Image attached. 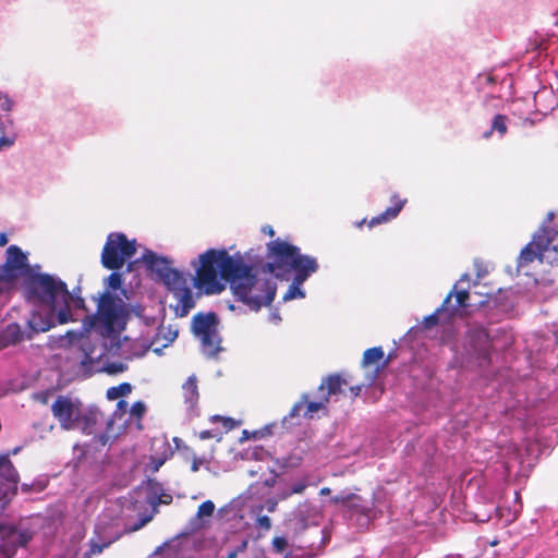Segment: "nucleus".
<instances>
[{"label":"nucleus","instance_id":"49530a36","mask_svg":"<svg viewBox=\"0 0 558 558\" xmlns=\"http://www.w3.org/2000/svg\"><path fill=\"white\" fill-rule=\"evenodd\" d=\"M352 393L356 397L361 391V386L351 387Z\"/></svg>","mask_w":558,"mask_h":558},{"label":"nucleus","instance_id":"8fccbe9b","mask_svg":"<svg viewBox=\"0 0 558 558\" xmlns=\"http://www.w3.org/2000/svg\"><path fill=\"white\" fill-rule=\"evenodd\" d=\"M271 319H274L275 322H278V320H280V317L278 314H272Z\"/></svg>","mask_w":558,"mask_h":558},{"label":"nucleus","instance_id":"aec40b11","mask_svg":"<svg viewBox=\"0 0 558 558\" xmlns=\"http://www.w3.org/2000/svg\"><path fill=\"white\" fill-rule=\"evenodd\" d=\"M345 380H343L339 375L329 376L325 381L320 385V390H327V393L335 395L341 390L342 385H345Z\"/></svg>","mask_w":558,"mask_h":558},{"label":"nucleus","instance_id":"c85d7f7f","mask_svg":"<svg viewBox=\"0 0 558 558\" xmlns=\"http://www.w3.org/2000/svg\"><path fill=\"white\" fill-rule=\"evenodd\" d=\"M492 129L497 131L500 135H504L506 133L507 126H506V117L498 114L495 117L493 121Z\"/></svg>","mask_w":558,"mask_h":558},{"label":"nucleus","instance_id":"393cba45","mask_svg":"<svg viewBox=\"0 0 558 558\" xmlns=\"http://www.w3.org/2000/svg\"><path fill=\"white\" fill-rule=\"evenodd\" d=\"M454 296H456V304L453 305V307L451 310V314H454L460 308H463L468 305L466 300L469 299V293L465 290H457L454 292Z\"/></svg>","mask_w":558,"mask_h":558},{"label":"nucleus","instance_id":"603ef678","mask_svg":"<svg viewBox=\"0 0 558 558\" xmlns=\"http://www.w3.org/2000/svg\"><path fill=\"white\" fill-rule=\"evenodd\" d=\"M339 501H340V498H338V497H335V498H333V502H335V504H338Z\"/></svg>","mask_w":558,"mask_h":558},{"label":"nucleus","instance_id":"0eeeda50","mask_svg":"<svg viewBox=\"0 0 558 558\" xmlns=\"http://www.w3.org/2000/svg\"><path fill=\"white\" fill-rule=\"evenodd\" d=\"M218 326L219 320L214 313L197 314L193 317V332L201 342L203 353L208 357H215L222 351Z\"/></svg>","mask_w":558,"mask_h":558},{"label":"nucleus","instance_id":"ddd939ff","mask_svg":"<svg viewBox=\"0 0 558 558\" xmlns=\"http://www.w3.org/2000/svg\"><path fill=\"white\" fill-rule=\"evenodd\" d=\"M154 445L157 446V452L150 457L147 469L151 472H157L159 468L172 456V449L166 440H159Z\"/></svg>","mask_w":558,"mask_h":558},{"label":"nucleus","instance_id":"6e6552de","mask_svg":"<svg viewBox=\"0 0 558 558\" xmlns=\"http://www.w3.org/2000/svg\"><path fill=\"white\" fill-rule=\"evenodd\" d=\"M160 280L178 301L174 306L175 314L180 317L186 316L195 306L191 290V282L194 281L193 277L190 274H183L171 268Z\"/></svg>","mask_w":558,"mask_h":558},{"label":"nucleus","instance_id":"a18cd8bd","mask_svg":"<svg viewBox=\"0 0 558 558\" xmlns=\"http://www.w3.org/2000/svg\"><path fill=\"white\" fill-rule=\"evenodd\" d=\"M199 464H201V462H199V461H197V460L195 459V460L193 461V463H192V471H193V472L198 471V469H199Z\"/></svg>","mask_w":558,"mask_h":558},{"label":"nucleus","instance_id":"7c9ffc66","mask_svg":"<svg viewBox=\"0 0 558 558\" xmlns=\"http://www.w3.org/2000/svg\"><path fill=\"white\" fill-rule=\"evenodd\" d=\"M122 283V277L118 272H112L107 278V286L111 290H118L121 287Z\"/></svg>","mask_w":558,"mask_h":558},{"label":"nucleus","instance_id":"423d86ee","mask_svg":"<svg viewBox=\"0 0 558 558\" xmlns=\"http://www.w3.org/2000/svg\"><path fill=\"white\" fill-rule=\"evenodd\" d=\"M0 476L4 480L0 488L3 498L13 496L17 492L19 474L8 457H0ZM31 534L12 526L0 525V558H12L19 546L26 545Z\"/></svg>","mask_w":558,"mask_h":558},{"label":"nucleus","instance_id":"dca6fc26","mask_svg":"<svg viewBox=\"0 0 558 558\" xmlns=\"http://www.w3.org/2000/svg\"><path fill=\"white\" fill-rule=\"evenodd\" d=\"M184 402L189 408H194L198 401V389L196 384V377L190 376L182 386Z\"/></svg>","mask_w":558,"mask_h":558},{"label":"nucleus","instance_id":"4468645a","mask_svg":"<svg viewBox=\"0 0 558 558\" xmlns=\"http://www.w3.org/2000/svg\"><path fill=\"white\" fill-rule=\"evenodd\" d=\"M392 206L388 207L383 214L374 217L369 221V227L379 225L381 222H387L398 216V214L401 211L402 207L405 204V199H400L397 196L392 197Z\"/></svg>","mask_w":558,"mask_h":558},{"label":"nucleus","instance_id":"a878e982","mask_svg":"<svg viewBox=\"0 0 558 558\" xmlns=\"http://www.w3.org/2000/svg\"><path fill=\"white\" fill-rule=\"evenodd\" d=\"M145 413H146V405L142 401H137V402L133 403L130 409L131 417L135 418L137 421V423L141 421V418L144 416Z\"/></svg>","mask_w":558,"mask_h":558},{"label":"nucleus","instance_id":"f257e3e1","mask_svg":"<svg viewBox=\"0 0 558 558\" xmlns=\"http://www.w3.org/2000/svg\"><path fill=\"white\" fill-rule=\"evenodd\" d=\"M194 284L206 294L220 293L230 283L233 294L252 311L269 305L276 295V284L257 278L240 255L230 256L225 250H208L198 257Z\"/></svg>","mask_w":558,"mask_h":558},{"label":"nucleus","instance_id":"a19ab883","mask_svg":"<svg viewBox=\"0 0 558 558\" xmlns=\"http://www.w3.org/2000/svg\"><path fill=\"white\" fill-rule=\"evenodd\" d=\"M266 507H267V510L272 512L275 511L276 507H277V500L275 499H269L266 501Z\"/></svg>","mask_w":558,"mask_h":558},{"label":"nucleus","instance_id":"cd10ccee","mask_svg":"<svg viewBox=\"0 0 558 558\" xmlns=\"http://www.w3.org/2000/svg\"><path fill=\"white\" fill-rule=\"evenodd\" d=\"M215 510V505L213 501L207 500L204 501L197 510V517L204 518V517H211Z\"/></svg>","mask_w":558,"mask_h":558},{"label":"nucleus","instance_id":"9d476101","mask_svg":"<svg viewBox=\"0 0 558 558\" xmlns=\"http://www.w3.org/2000/svg\"><path fill=\"white\" fill-rule=\"evenodd\" d=\"M554 235H556V233L553 230L542 228L539 232L534 235L533 240L521 251L518 266L523 267L536 258L542 259L543 253L549 250Z\"/></svg>","mask_w":558,"mask_h":558},{"label":"nucleus","instance_id":"4be33fe9","mask_svg":"<svg viewBox=\"0 0 558 558\" xmlns=\"http://www.w3.org/2000/svg\"><path fill=\"white\" fill-rule=\"evenodd\" d=\"M132 391V386L129 383H122L118 386L110 387L107 392L106 397L108 400H118L119 398L126 397Z\"/></svg>","mask_w":558,"mask_h":558},{"label":"nucleus","instance_id":"79ce46f5","mask_svg":"<svg viewBox=\"0 0 558 558\" xmlns=\"http://www.w3.org/2000/svg\"><path fill=\"white\" fill-rule=\"evenodd\" d=\"M172 497L171 495L169 494H162L159 499H158V502L160 504H169L171 501Z\"/></svg>","mask_w":558,"mask_h":558},{"label":"nucleus","instance_id":"a211bd4d","mask_svg":"<svg viewBox=\"0 0 558 558\" xmlns=\"http://www.w3.org/2000/svg\"><path fill=\"white\" fill-rule=\"evenodd\" d=\"M311 478L312 477L310 475H304L301 478L296 480L292 484L290 489L282 490L278 495L279 499L283 500V499H287V498H289L290 496H292L294 494H302L308 486L316 485L317 482H313V481H311Z\"/></svg>","mask_w":558,"mask_h":558},{"label":"nucleus","instance_id":"58836bf2","mask_svg":"<svg viewBox=\"0 0 558 558\" xmlns=\"http://www.w3.org/2000/svg\"><path fill=\"white\" fill-rule=\"evenodd\" d=\"M117 411H116V415H118L119 412H122V413H125L126 411V408H128V402L124 401V400H120L117 404Z\"/></svg>","mask_w":558,"mask_h":558},{"label":"nucleus","instance_id":"c9c22d12","mask_svg":"<svg viewBox=\"0 0 558 558\" xmlns=\"http://www.w3.org/2000/svg\"><path fill=\"white\" fill-rule=\"evenodd\" d=\"M218 420H220L223 424V427L226 428V430H230L232 429L234 426H235V422L232 420V418H228V417H216Z\"/></svg>","mask_w":558,"mask_h":558},{"label":"nucleus","instance_id":"b1692460","mask_svg":"<svg viewBox=\"0 0 558 558\" xmlns=\"http://www.w3.org/2000/svg\"><path fill=\"white\" fill-rule=\"evenodd\" d=\"M315 512H316L315 507H313L308 502H303L298 506V508L294 511V515H295V518H298L301 521L302 527H305L307 525V522L305 521V517L311 515Z\"/></svg>","mask_w":558,"mask_h":558},{"label":"nucleus","instance_id":"20e7f679","mask_svg":"<svg viewBox=\"0 0 558 558\" xmlns=\"http://www.w3.org/2000/svg\"><path fill=\"white\" fill-rule=\"evenodd\" d=\"M268 258L271 260L267 264L270 272L279 276V270H293L295 277L283 295V301L294 299H303L305 292L301 286L314 272L317 271L318 265L314 257L302 255L300 250L288 242L277 239L267 244Z\"/></svg>","mask_w":558,"mask_h":558},{"label":"nucleus","instance_id":"4c0bfd02","mask_svg":"<svg viewBox=\"0 0 558 558\" xmlns=\"http://www.w3.org/2000/svg\"><path fill=\"white\" fill-rule=\"evenodd\" d=\"M512 461H519V463H522V461L519 460V454L517 452V449L514 448L512 451V457L506 462V468L509 470L511 468Z\"/></svg>","mask_w":558,"mask_h":558},{"label":"nucleus","instance_id":"9b49d317","mask_svg":"<svg viewBox=\"0 0 558 558\" xmlns=\"http://www.w3.org/2000/svg\"><path fill=\"white\" fill-rule=\"evenodd\" d=\"M27 266V256L16 245H11L7 250V260L4 271L10 277L21 275Z\"/></svg>","mask_w":558,"mask_h":558},{"label":"nucleus","instance_id":"7ed1b4c3","mask_svg":"<svg viewBox=\"0 0 558 558\" xmlns=\"http://www.w3.org/2000/svg\"><path fill=\"white\" fill-rule=\"evenodd\" d=\"M31 291L47 307L34 311L28 318L29 328L36 332H45L57 324L76 320L73 311L84 307L82 298L71 294L63 281L47 274L32 279Z\"/></svg>","mask_w":558,"mask_h":558},{"label":"nucleus","instance_id":"4d7b16f0","mask_svg":"<svg viewBox=\"0 0 558 558\" xmlns=\"http://www.w3.org/2000/svg\"><path fill=\"white\" fill-rule=\"evenodd\" d=\"M555 25L558 27V19L556 20Z\"/></svg>","mask_w":558,"mask_h":558},{"label":"nucleus","instance_id":"864d4df0","mask_svg":"<svg viewBox=\"0 0 558 558\" xmlns=\"http://www.w3.org/2000/svg\"><path fill=\"white\" fill-rule=\"evenodd\" d=\"M92 555L89 553H86L83 558H90Z\"/></svg>","mask_w":558,"mask_h":558},{"label":"nucleus","instance_id":"09e8293b","mask_svg":"<svg viewBox=\"0 0 558 558\" xmlns=\"http://www.w3.org/2000/svg\"><path fill=\"white\" fill-rule=\"evenodd\" d=\"M251 476H256L258 474V470L251 469L248 470Z\"/></svg>","mask_w":558,"mask_h":558},{"label":"nucleus","instance_id":"412c9836","mask_svg":"<svg viewBox=\"0 0 558 558\" xmlns=\"http://www.w3.org/2000/svg\"><path fill=\"white\" fill-rule=\"evenodd\" d=\"M1 338L4 345L16 343L22 338L20 326L17 324L8 325Z\"/></svg>","mask_w":558,"mask_h":558},{"label":"nucleus","instance_id":"f03ea898","mask_svg":"<svg viewBox=\"0 0 558 558\" xmlns=\"http://www.w3.org/2000/svg\"><path fill=\"white\" fill-rule=\"evenodd\" d=\"M126 315L128 308L124 301L107 291L99 299L97 313L83 322L82 330L65 333L64 338L69 344L80 349V372L85 375L102 372L116 375L126 369L123 362L109 361L110 350L99 339L100 336L111 337L122 327Z\"/></svg>","mask_w":558,"mask_h":558},{"label":"nucleus","instance_id":"c03bdc74","mask_svg":"<svg viewBox=\"0 0 558 558\" xmlns=\"http://www.w3.org/2000/svg\"><path fill=\"white\" fill-rule=\"evenodd\" d=\"M8 243V238L4 233L0 234V246H4Z\"/></svg>","mask_w":558,"mask_h":558},{"label":"nucleus","instance_id":"2f4dec72","mask_svg":"<svg viewBox=\"0 0 558 558\" xmlns=\"http://www.w3.org/2000/svg\"><path fill=\"white\" fill-rule=\"evenodd\" d=\"M272 547L276 553L282 554L288 547V542L284 537L277 536L272 539Z\"/></svg>","mask_w":558,"mask_h":558},{"label":"nucleus","instance_id":"e433bc0d","mask_svg":"<svg viewBox=\"0 0 558 558\" xmlns=\"http://www.w3.org/2000/svg\"><path fill=\"white\" fill-rule=\"evenodd\" d=\"M201 439H209V438H217L220 439V435L218 433H213L210 430H203L199 433Z\"/></svg>","mask_w":558,"mask_h":558},{"label":"nucleus","instance_id":"6e6d98bb","mask_svg":"<svg viewBox=\"0 0 558 558\" xmlns=\"http://www.w3.org/2000/svg\"><path fill=\"white\" fill-rule=\"evenodd\" d=\"M253 456H255L256 458L258 457V453L256 450L253 452Z\"/></svg>","mask_w":558,"mask_h":558},{"label":"nucleus","instance_id":"473e14b6","mask_svg":"<svg viewBox=\"0 0 558 558\" xmlns=\"http://www.w3.org/2000/svg\"><path fill=\"white\" fill-rule=\"evenodd\" d=\"M13 108L12 99L4 93L0 92V109L9 112Z\"/></svg>","mask_w":558,"mask_h":558},{"label":"nucleus","instance_id":"c756f323","mask_svg":"<svg viewBox=\"0 0 558 558\" xmlns=\"http://www.w3.org/2000/svg\"><path fill=\"white\" fill-rule=\"evenodd\" d=\"M111 544V542H105V543H97L96 541L94 539H90L89 542V550L88 553L93 556V555H99L102 553V550L107 547H109V545Z\"/></svg>","mask_w":558,"mask_h":558},{"label":"nucleus","instance_id":"f704fd0d","mask_svg":"<svg viewBox=\"0 0 558 558\" xmlns=\"http://www.w3.org/2000/svg\"><path fill=\"white\" fill-rule=\"evenodd\" d=\"M132 345L133 347H140V343L138 342H134ZM147 350H148V347H144V345L141 344V348L136 349V351H134L132 353V355L128 356V359L134 357V356H136V357L143 356L146 353Z\"/></svg>","mask_w":558,"mask_h":558},{"label":"nucleus","instance_id":"6ab92c4d","mask_svg":"<svg viewBox=\"0 0 558 558\" xmlns=\"http://www.w3.org/2000/svg\"><path fill=\"white\" fill-rule=\"evenodd\" d=\"M324 407L323 402H307L305 400H302L294 404V407L290 411V417L298 416L304 408H306L304 415L307 417H313V414L317 411H319Z\"/></svg>","mask_w":558,"mask_h":558},{"label":"nucleus","instance_id":"2eb2a0df","mask_svg":"<svg viewBox=\"0 0 558 558\" xmlns=\"http://www.w3.org/2000/svg\"><path fill=\"white\" fill-rule=\"evenodd\" d=\"M12 120L0 116V151L12 147L15 143L16 136L10 132Z\"/></svg>","mask_w":558,"mask_h":558},{"label":"nucleus","instance_id":"ea45409f","mask_svg":"<svg viewBox=\"0 0 558 558\" xmlns=\"http://www.w3.org/2000/svg\"><path fill=\"white\" fill-rule=\"evenodd\" d=\"M276 477H277V474L271 472L270 476L265 480V485L268 487L274 486L276 483Z\"/></svg>","mask_w":558,"mask_h":558},{"label":"nucleus","instance_id":"1a4fd4ad","mask_svg":"<svg viewBox=\"0 0 558 558\" xmlns=\"http://www.w3.org/2000/svg\"><path fill=\"white\" fill-rule=\"evenodd\" d=\"M136 252V241L128 240L123 233H110L101 253L104 267L117 270L123 267Z\"/></svg>","mask_w":558,"mask_h":558},{"label":"nucleus","instance_id":"f3484780","mask_svg":"<svg viewBox=\"0 0 558 558\" xmlns=\"http://www.w3.org/2000/svg\"><path fill=\"white\" fill-rule=\"evenodd\" d=\"M535 104L544 111L553 110L558 100L551 89L543 88L535 94Z\"/></svg>","mask_w":558,"mask_h":558},{"label":"nucleus","instance_id":"37998d69","mask_svg":"<svg viewBox=\"0 0 558 558\" xmlns=\"http://www.w3.org/2000/svg\"><path fill=\"white\" fill-rule=\"evenodd\" d=\"M263 232L270 235V236H274L275 234V231L274 229L270 227V226H266L263 228Z\"/></svg>","mask_w":558,"mask_h":558},{"label":"nucleus","instance_id":"39448f33","mask_svg":"<svg viewBox=\"0 0 558 558\" xmlns=\"http://www.w3.org/2000/svg\"><path fill=\"white\" fill-rule=\"evenodd\" d=\"M53 417L64 430L80 429L85 435H93L97 426L104 423V415L96 409H84L80 400L59 396L51 405Z\"/></svg>","mask_w":558,"mask_h":558},{"label":"nucleus","instance_id":"5701e85b","mask_svg":"<svg viewBox=\"0 0 558 558\" xmlns=\"http://www.w3.org/2000/svg\"><path fill=\"white\" fill-rule=\"evenodd\" d=\"M384 357V351L380 347L367 349L364 352L363 365H371L378 363Z\"/></svg>","mask_w":558,"mask_h":558},{"label":"nucleus","instance_id":"bb28decb","mask_svg":"<svg viewBox=\"0 0 558 558\" xmlns=\"http://www.w3.org/2000/svg\"><path fill=\"white\" fill-rule=\"evenodd\" d=\"M452 293H450L444 301V304L435 314H432L425 318V325L426 327H430L437 323V315L441 313L442 311H446L449 303L451 302Z\"/></svg>","mask_w":558,"mask_h":558},{"label":"nucleus","instance_id":"de8ad7c7","mask_svg":"<svg viewBox=\"0 0 558 558\" xmlns=\"http://www.w3.org/2000/svg\"><path fill=\"white\" fill-rule=\"evenodd\" d=\"M319 494H320L322 496L329 495V494H330V488H328V487H324V488H322V489H320Z\"/></svg>","mask_w":558,"mask_h":558},{"label":"nucleus","instance_id":"72a5a7b5","mask_svg":"<svg viewBox=\"0 0 558 558\" xmlns=\"http://www.w3.org/2000/svg\"><path fill=\"white\" fill-rule=\"evenodd\" d=\"M256 526L258 529L268 531L271 527V521L267 515H260L257 518Z\"/></svg>","mask_w":558,"mask_h":558},{"label":"nucleus","instance_id":"5fc2aeb1","mask_svg":"<svg viewBox=\"0 0 558 558\" xmlns=\"http://www.w3.org/2000/svg\"><path fill=\"white\" fill-rule=\"evenodd\" d=\"M260 454L268 456V453H267V452H264L262 449H260Z\"/></svg>","mask_w":558,"mask_h":558},{"label":"nucleus","instance_id":"f8f14e48","mask_svg":"<svg viewBox=\"0 0 558 558\" xmlns=\"http://www.w3.org/2000/svg\"><path fill=\"white\" fill-rule=\"evenodd\" d=\"M142 258L147 267L157 274L159 279L171 269L170 262L166 257L158 256L151 251H146Z\"/></svg>","mask_w":558,"mask_h":558},{"label":"nucleus","instance_id":"3c124183","mask_svg":"<svg viewBox=\"0 0 558 558\" xmlns=\"http://www.w3.org/2000/svg\"><path fill=\"white\" fill-rule=\"evenodd\" d=\"M469 279V276L468 275H463L460 279V282L464 281V280H468Z\"/></svg>","mask_w":558,"mask_h":558}]
</instances>
